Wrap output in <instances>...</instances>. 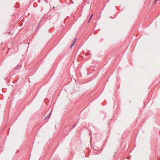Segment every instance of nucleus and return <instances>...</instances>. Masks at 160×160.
<instances>
[{
    "instance_id": "1",
    "label": "nucleus",
    "mask_w": 160,
    "mask_h": 160,
    "mask_svg": "<svg viewBox=\"0 0 160 160\" xmlns=\"http://www.w3.org/2000/svg\"><path fill=\"white\" fill-rule=\"evenodd\" d=\"M51 112H50V113H49V114H48V115H47V116L44 119V120H46L47 119H48L49 118V117L50 116Z\"/></svg>"
},
{
    "instance_id": "2",
    "label": "nucleus",
    "mask_w": 160,
    "mask_h": 160,
    "mask_svg": "<svg viewBox=\"0 0 160 160\" xmlns=\"http://www.w3.org/2000/svg\"><path fill=\"white\" fill-rule=\"evenodd\" d=\"M76 39H75L74 41L73 42H72V44L71 45L70 47V48H72V47L74 45V43H75V41L76 40Z\"/></svg>"
},
{
    "instance_id": "3",
    "label": "nucleus",
    "mask_w": 160,
    "mask_h": 160,
    "mask_svg": "<svg viewBox=\"0 0 160 160\" xmlns=\"http://www.w3.org/2000/svg\"><path fill=\"white\" fill-rule=\"evenodd\" d=\"M93 16V14H92V15L90 17V19L89 20V22L90 20L92 18V16Z\"/></svg>"
},
{
    "instance_id": "4",
    "label": "nucleus",
    "mask_w": 160,
    "mask_h": 160,
    "mask_svg": "<svg viewBox=\"0 0 160 160\" xmlns=\"http://www.w3.org/2000/svg\"><path fill=\"white\" fill-rule=\"evenodd\" d=\"M131 156V155L128 156L127 158V159H130V157Z\"/></svg>"
},
{
    "instance_id": "5",
    "label": "nucleus",
    "mask_w": 160,
    "mask_h": 160,
    "mask_svg": "<svg viewBox=\"0 0 160 160\" xmlns=\"http://www.w3.org/2000/svg\"><path fill=\"white\" fill-rule=\"evenodd\" d=\"M76 126V124H74L72 127V128H74Z\"/></svg>"
},
{
    "instance_id": "6",
    "label": "nucleus",
    "mask_w": 160,
    "mask_h": 160,
    "mask_svg": "<svg viewBox=\"0 0 160 160\" xmlns=\"http://www.w3.org/2000/svg\"><path fill=\"white\" fill-rule=\"evenodd\" d=\"M156 2H157V0H156L155 2H154V4H155V3H156Z\"/></svg>"
},
{
    "instance_id": "7",
    "label": "nucleus",
    "mask_w": 160,
    "mask_h": 160,
    "mask_svg": "<svg viewBox=\"0 0 160 160\" xmlns=\"http://www.w3.org/2000/svg\"><path fill=\"white\" fill-rule=\"evenodd\" d=\"M91 135V132H90V135Z\"/></svg>"
},
{
    "instance_id": "8",
    "label": "nucleus",
    "mask_w": 160,
    "mask_h": 160,
    "mask_svg": "<svg viewBox=\"0 0 160 160\" xmlns=\"http://www.w3.org/2000/svg\"><path fill=\"white\" fill-rule=\"evenodd\" d=\"M18 66H17V67H16V68H18Z\"/></svg>"
},
{
    "instance_id": "9",
    "label": "nucleus",
    "mask_w": 160,
    "mask_h": 160,
    "mask_svg": "<svg viewBox=\"0 0 160 160\" xmlns=\"http://www.w3.org/2000/svg\"><path fill=\"white\" fill-rule=\"evenodd\" d=\"M91 138H92V137H90V139H91Z\"/></svg>"
}]
</instances>
